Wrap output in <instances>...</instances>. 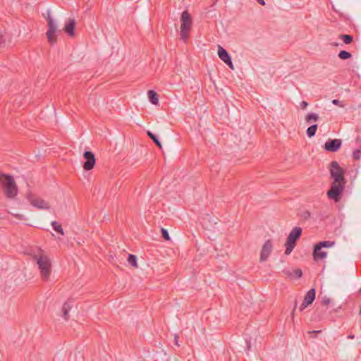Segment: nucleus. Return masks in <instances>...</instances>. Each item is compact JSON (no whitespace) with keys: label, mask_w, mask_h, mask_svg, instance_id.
Here are the masks:
<instances>
[{"label":"nucleus","mask_w":361,"mask_h":361,"mask_svg":"<svg viewBox=\"0 0 361 361\" xmlns=\"http://www.w3.org/2000/svg\"><path fill=\"white\" fill-rule=\"evenodd\" d=\"M0 183L3 187L4 195L9 199H13L18 194V187L12 176L6 173L0 174Z\"/></svg>","instance_id":"1"},{"label":"nucleus","mask_w":361,"mask_h":361,"mask_svg":"<svg viewBox=\"0 0 361 361\" xmlns=\"http://www.w3.org/2000/svg\"><path fill=\"white\" fill-rule=\"evenodd\" d=\"M36 260L38 269L40 271V276L42 280L47 281L51 273V263L48 256L44 255H36L34 256Z\"/></svg>","instance_id":"2"},{"label":"nucleus","mask_w":361,"mask_h":361,"mask_svg":"<svg viewBox=\"0 0 361 361\" xmlns=\"http://www.w3.org/2000/svg\"><path fill=\"white\" fill-rule=\"evenodd\" d=\"M50 10L47 11V13H43V17L47 20L48 30L46 32V35L48 39V42L51 45H54L56 41V37L55 36L56 32H59L60 30H58L57 23L54 21V20L51 18L50 15Z\"/></svg>","instance_id":"3"},{"label":"nucleus","mask_w":361,"mask_h":361,"mask_svg":"<svg viewBox=\"0 0 361 361\" xmlns=\"http://www.w3.org/2000/svg\"><path fill=\"white\" fill-rule=\"evenodd\" d=\"M302 234V228L300 227H294L288 235L286 242L285 243L286 250L285 254L288 255L291 253L293 250L296 245L297 240L300 238Z\"/></svg>","instance_id":"4"},{"label":"nucleus","mask_w":361,"mask_h":361,"mask_svg":"<svg viewBox=\"0 0 361 361\" xmlns=\"http://www.w3.org/2000/svg\"><path fill=\"white\" fill-rule=\"evenodd\" d=\"M192 26V18L188 11H184L180 16V38L184 42L188 40V34Z\"/></svg>","instance_id":"5"},{"label":"nucleus","mask_w":361,"mask_h":361,"mask_svg":"<svg viewBox=\"0 0 361 361\" xmlns=\"http://www.w3.org/2000/svg\"><path fill=\"white\" fill-rule=\"evenodd\" d=\"M329 171L334 182L346 183L344 178L345 170L339 166L336 161L331 163Z\"/></svg>","instance_id":"6"},{"label":"nucleus","mask_w":361,"mask_h":361,"mask_svg":"<svg viewBox=\"0 0 361 361\" xmlns=\"http://www.w3.org/2000/svg\"><path fill=\"white\" fill-rule=\"evenodd\" d=\"M345 185V183L333 182L330 189L326 192L327 197L331 200H334L336 202H338L341 199Z\"/></svg>","instance_id":"7"},{"label":"nucleus","mask_w":361,"mask_h":361,"mask_svg":"<svg viewBox=\"0 0 361 361\" xmlns=\"http://www.w3.org/2000/svg\"><path fill=\"white\" fill-rule=\"evenodd\" d=\"M83 158L85 160L82 165L84 170L90 171L92 169L96 163V159L94 153L91 151H85L83 153Z\"/></svg>","instance_id":"8"},{"label":"nucleus","mask_w":361,"mask_h":361,"mask_svg":"<svg viewBox=\"0 0 361 361\" xmlns=\"http://www.w3.org/2000/svg\"><path fill=\"white\" fill-rule=\"evenodd\" d=\"M218 56L230 68L234 70L231 56L228 51L220 45L218 47Z\"/></svg>","instance_id":"9"},{"label":"nucleus","mask_w":361,"mask_h":361,"mask_svg":"<svg viewBox=\"0 0 361 361\" xmlns=\"http://www.w3.org/2000/svg\"><path fill=\"white\" fill-rule=\"evenodd\" d=\"M341 144L342 142L340 139H329L324 144V149L327 152H335L340 149Z\"/></svg>","instance_id":"10"},{"label":"nucleus","mask_w":361,"mask_h":361,"mask_svg":"<svg viewBox=\"0 0 361 361\" xmlns=\"http://www.w3.org/2000/svg\"><path fill=\"white\" fill-rule=\"evenodd\" d=\"M273 244L271 240H267L262 247L260 252V262H265L267 260L269 255L272 252Z\"/></svg>","instance_id":"11"},{"label":"nucleus","mask_w":361,"mask_h":361,"mask_svg":"<svg viewBox=\"0 0 361 361\" xmlns=\"http://www.w3.org/2000/svg\"><path fill=\"white\" fill-rule=\"evenodd\" d=\"M76 22L73 18H69L65 23L63 30L69 37L75 36Z\"/></svg>","instance_id":"12"},{"label":"nucleus","mask_w":361,"mask_h":361,"mask_svg":"<svg viewBox=\"0 0 361 361\" xmlns=\"http://www.w3.org/2000/svg\"><path fill=\"white\" fill-rule=\"evenodd\" d=\"M30 203L32 206L38 209H48L49 208L48 203L45 202L44 200L39 198L31 199Z\"/></svg>","instance_id":"13"},{"label":"nucleus","mask_w":361,"mask_h":361,"mask_svg":"<svg viewBox=\"0 0 361 361\" xmlns=\"http://www.w3.org/2000/svg\"><path fill=\"white\" fill-rule=\"evenodd\" d=\"M72 307H73V301H71V300H68L63 305V307H62L63 315H62V317L66 321L68 319V312L71 310Z\"/></svg>","instance_id":"14"},{"label":"nucleus","mask_w":361,"mask_h":361,"mask_svg":"<svg viewBox=\"0 0 361 361\" xmlns=\"http://www.w3.org/2000/svg\"><path fill=\"white\" fill-rule=\"evenodd\" d=\"M326 255L327 253L326 252L322 251V249L317 250V245H314L313 250V257L314 260L323 259L326 257Z\"/></svg>","instance_id":"15"},{"label":"nucleus","mask_w":361,"mask_h":361,"mask_svg":"<svg viewBox=\"0 0 361 361\" xmlns=\"http://www.w3.org/2000/svg\"><path fill=\"white\" fill-rule=\"evenodd\" d=\"M148 98L149 102L154 105L158 104L159 95L154 90H149L147 92Z\"/></svg>","instance_id":"16"},{"label":"nucleus","mask_w":361,"mask_h":361,"mask_svg":"<svg viewBox=\"0 0 361 361\" xmlns=\"http://www.w3.org/2000/svg\"><path fill=\"white\" fill-rule=\"evenodd\" d=\"M315 294L316 292L314 288H311L310 290H308L304 298V300L306 301V303L309 302L312 304L315 299Z\"/></svg>","instance_id":"17"},{"label":"nucleus","mask_w":361,"mask_h":361,"mask_svg":"<svg viewBox=\"0 0 361 361\" xmlns=\"http://www.w3.org/2000/svg\"><path fill=\"white\" fill-rule=\"evenodd\" d=\"M335 244L334 241H322L317 245V250H319V249H322L323 247H330Z\"/></svg>","instance_id":"18"},{"label":"nucleus","mask_w":361,"mask_h":361,"mask_svg":"<svg viewBox=\"0 0 361 361\" xmlns=\"http://www.w3.org/2000/svg\"><path fill=\"white\" fill-rule=\"evenodd\" d=\"M51 225L55 231H56L57 233H60L62 235H64V232L61 224L54 221L51 223Z\"/></svg>","instance_id":"19"},{"label":"nucleus","mask_w":361,"mask_h":361,"mask_svg":"<svg viewBox=\"0 0 361 361\" xmlns=\"http://www.w3.org/2000/svg\"><path fill=\"white\" fill-rule=\"evenodd\" d=\"M318 126L317 124H313L310 126L306 131V133L309 137H312L315 135Z\"/></svg>","instance_id":"20"},{"label":"nucleus","mask_w":361,"mask_h":361,"mask_svg":"<svg viewBox=\"0 0 361 361\" xmlns=\"http://www.w3.org/2000/svg\"><path fill=\"white\" fill-rule=\"evenodd\" d=\"M127 261L128 264L135 268H137V257L134 255L129 254Z\"/></svg>","instance_id":"21"},{"label":"nucleus","mask_w":361,"mask_h":361,"mask_svg":"<svg viewBox=\"0 0 361 361\" xmlns=\"http://www.w3.org/2000/svg\"><path fill=\"white\" fill-rule=\"evenodd\" d=\"M147 135L153 140V142L156 144L157 147H159L160 149H161L162 146L159 140L157 135H155L154 133H152L151 131L148 130L147 132Z\"/></svg>","instance_id":"22"},{"label":"nucleus","mask_w":361,"mask_h":361,"mask_svg":"<svg viewBox=\"0 0 361 361\" xmlns=\"http://www.w3.org/2000/svg\"><path fill=\"white\" fill-rule=\"evenodd\" d=\"M339 38L342 39L345 44H350L353 41V37L350 35H341Z\"/></svg>","instance_id":"23"},{"label":"nucleus","mask_w":361,"mask_h":361,"mask_svg":"<svg viewBox=\"0 0 361 361\" xmlns=\"http://www.w3.org/2000/svg\"><path fill=\"white\" fill-rule=\"evenodd\" d=\"M338 56L339 57V59L342 60H346L350 59L352 57V55L350 52L345 50H342L339 51Z\"/></svg>","instance_id":"24"},{"label":"nucleus","mask_w":361,"mask_h":361,"mask_svg":"<svg viewBox=\"0 0 361 361\" xmlns=\"http://www.w3.org/2000/svg\"><path fill=\"white\" fill-rule=\"evenodd\" d=\"M319 118V116L315 113H310L305 117V121L310 123L312 121H317Z\"/></svg>","instance_id":"25"},{"label":"nucleus","mask_w":361,"mask_h":361,"mask_svg":"<svg viewBox=\"0 0 361 361\" xmlns=\"http://www.w3.org/2000/svg\"><path fill=\"white\" fill-rule=\"evenodd\" d=\"M353 157L355 160H359L361 157V148L356 149L353 152Z\"/></svg>","instance_id":"26"},{"label":"nucleus","mask_w":361,"mask_h":361,"mask_svg":"<svg viewBox=\"0 0 361 361\" xmlns=\"http://www.w3.org/2000/svg\"><path fill=\"white\" fill-rule=\"evenodd\" d=\"M161 236L165 240H170L169 233L166 229L161 228Z\"/></svg>","instance_id":"27"},{"label":"nucleus","mask_w":361,"mask_h":361,"mask_svg":"<svg viewBox=\"0 0 361 361\" xmlns=\"http://www.w3.org/2000/svg\"><path fill=\"white\" fill-rule=\"evenodd\" d=\"M293 274L295 278H300L302 276V271L300 269H297L293 271Z\"/></svg>","instance_id":"28"},{"label":"nucleus","mask_w":361,"mask_h":361,"mask_svg":"<svg viewBox=\"0 0 361 361\" xmlns=\"http://www.w3.org/2000/svg\"><path fill=\"white\" fill-rule=\"evenodd\" d=\"M332 104H334V105L339 106L341 107H343L344 106V104H343V102L340 101L338 99H333L332 100Z\"/></svg>","instance_id":"29"},{"label":"nucleus","mask_w":361,"mask_h":361,"mask_svg":"<svg viewBox=\"0 0 361 361\" xmlns=\"http://www.w3.org/2000/svg\"><path fill=\"white\" fill-rule=\"evenodd\" d=\"M310 305H311V304L309 302L306 303V301L305 300H303V302L300 307V311L304 310Z\"/></svg>","instance_id":"30"},{"label":"nucleus","mask_w":361,"mask_h":361,"mask_svg":"<svg viewBox=\"0 0 361 361\" xmlns=\"http://www.w3.org/2000/svg\"><path fill=\"white\" fill-rule=\"evenodd\" d=\"M322 302L323 305H327L330 304L331 300L328 297L325 296L322 298Z\"/></svg>","instance_id":"31"},{"label":"nucleus","mask_w":361,"mask_h":361,"mask_svg":"<svg viewBox=\"0 0 361 361\" xmlns=\"http://www.w3.org/2000/svg\"><path fill=\"white\" fill-rule=\"evenodd\" d=\"M178 336L177 334H175L174 335V344L175 345H176L177 347H179L180 346V344L178 343Z\"/></svg>","instance_id":"32"},{"label":"nucleus","mask_w":361,"mask_h":361,"mask_svg":"<svg viewBox=\"0 0 361 361\" xmlns=\"http://www.w3.org/2000/svg\"><path fill=\"white\" fill-rule=\"evenodd\" d=\"M302 216L305 219H308L309 217H310V212L309 211L304 212Z\"/></svg>","instance_id":"33"},{"label":"nucleus","mask_w":361,"mask_h":361,"mask_svg":"<svg viewBox=\"0 0 361 361\" xmlns=\"http://www.w3.org/2000/svg\"><path fill=\"white\" fill-rule=\"evenodd\" d=\"M308 105V103L305 101H302L301 103H300V107L302 109H305V108H307Z\"/></svg>","instance_id":"34"},{"label":"nucleus","mask_w":361,"mask_h":361,"mask_svg":"<svg viewBox=\"0 0 361 361\" xmlns=\"http://www.w3.org/2000/svg\"><path fill=\"white\" fill-rule=\"evenodd\" d=\"M260 5L262 6H264L265 5V1L264 0H256Z\"/></svg>","instance_id":"35"},{"label":"nucleus","mask_w":361,"mask_h":361,"mask_svg":"<svg viewBox=\"0 0 361 361\" xmlns=\"http://www.w3.org/2000/svg\"><path fill=\"white\" fill-rule=\"evenodd\" d=\"M246 343H247V349H248V350H250V348H251L250 342V341H246Z\"/></svg>","instance_id":"36"},{"label":"nucleus","mask_w":361,"mask_h":361,"mask_svg":"<svg viewBox=\"0 0 361 361\" xmlns=\"http://www.w3.org/2000/svg\"><path fill=\"white\" fill-rule=\"evenodd\" d=\"M296 307H297V301L295 300V306H294V308H293V313L295 312Z\"/></svg>","instance_id":"37"},{"label":"nucleus","mask_w":361,"mask_h":361,"mask_svg":"<svg viewBox=\"0 0 361 361\" xmlns=\"http://www.w3.org/2000/svg\"><path fill=\"white\" fill-rule=\"evenodd\" d=\"M321 332V331H310V333H312V334H317V333H319Z\"/></svg>","instance_id":"38"},{"label":"nucleus","mask_w":361,"mask_h":361,"mask_svg":"<svg viewBox=\"0 0 361 361\" xmlns=\"http://www.w3.org/2000/svg\"><path fill=\"white\" fill-rule=\"evenodd\" d=\"M354 337H355V336H354V335H350V336H348V338H351V339H353V338H354Z\"/></svg>","instance_id":"39"},{"label":"nucleus","mask_w":361,"mask_h":361,"mask_svg":"<svg viewBox=\"0 0 361 361\" xmlns=\"http://www.w3.org/2000/svg\"><path fill=\"white\" fill-rule=\"evenodd\" d=\"M333 46H338V43L334 42L332 44Z\"/></svg>","instance_id":"40"}]
</instances>
